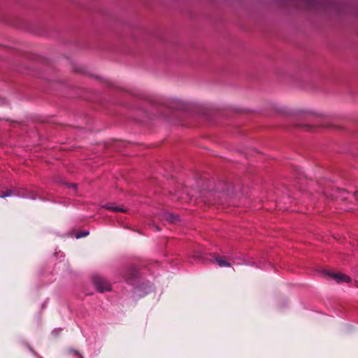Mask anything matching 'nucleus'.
I'll return each mask as SVG.
<instances>
[{"instance_id":"obj_3","label":"nucleus","mask_w":358,"mask_h":358,"mask_svg":"<svg viewBox=\"0 0 358 358\" xmlns=\"http://www.w3.org/2000/svg\"><path fill=\"white\" fill-rule=\"evenodd\" d=\"M334 196L337 199L341 201H352V199L358 200V192L351 194L344 189H337L334 193Z\"/></svg>"},{"instance_id":"obj_8","label":"nucleus","mask_w":358,"mask_h":358,"mask_svg":"<svg viewBox=\"0 0 358 358\" xmlns=\"http://www.w3.org/2000/svg\"><path fill=\"white\" fill-rule=\"evenodd\" d=\"M167 219L171 222H176V221L178 220V217L177 215H173L171 213L169 214L168 216H167Z\"/></svg>"},{"instance_id":"obj_11","label":"nucleus","mask_w":358,"mask_h":358,"mask_svg":"<svg viewBox=\"0 0 358 358\" xmlns=\"http://www.w3.org/2000/svg\"><path fill=\"white\" fill-rule=\"evenodd\" d=\"M76 355L78 356V358H83V357L77 352H76Z\"/></svg>"},{"instance_id":"obj_6","label":"nucleus","mask_w":358,"mask_h":358,"mask_svg":"<svg viewBox=\"0 0 358 358\" xmlns=\"http://www.w3.org/2000/svg\"><path fill=\"white\" fill-rule=\"evenodd\" d=\"M128 272L129 273V275L130 276L127 278L126 280L129 282V283H131V280L133 278H134L136 275H137V270L136 268L133 267V268H131Z\"/></svg>"},{"instance_id":"obj_12","label":"nucleus","mask_w":358,"mask_h":358,"mask_svg":"<svg viewBox=\"0 0 358 358\" xmlns=\"http://www.w3.org/2000/svg\"><path fill=\"white\" fill-rule=\"evenodd\" d=\"M357 275H358V271H357Z\"/></svg>"},{"instance_id":"obj_7","label":"nucleus","mask_w":358,"mask_h":358,"mask_svg":"<svg viewBox=\"0 0 358 358\" xmlns=\"http://www.w3.org/2000/svg\"><path fill=\"white\" fill-rule=\"evenodd\" d=\"M106 208L107 209H109V210H110L112 211H115V212H118V211L123 212V211H124L123 208H120V207H117V206H114L113 205H107V206H106Z\"/></svg>"},{"instance_id":"obj_9","label":"nucleus","mask_w":358,"mask_h":358,"mask_svg":"<svg viewBox=\"0 0 358 358\" xmlns=\"http://www.w3.org/2000/svg\"><path fill=\"white\" fill-rule=\"evenodd\" d=\"M89 234V231H85L82 233H79V234H76V238H82V237H85L87 236V235Z\"/></svg>"},{"instance_id":"obj_4","label":"nucleus","mask_w":358,"mask_h":358,"mask_svg":"<svg viewBox=\"0 0 358 358\" xmlns=\"http://www.w3.org/2000/svg\"><path fill=\"white\" fill-rule=\"evenodd\" d=\"M324 275L330 277L331 278L335 280L337 282H350L351 279L349 276L342 274V273H334L329 271H324Z\"/></svg>"},{"instance_id":"obj_2","label":"nucleus","mask_w":358,"mask_h":358,"mask_svg":"<svg viewBox=\"0 0 358 358\" xmlns=\"http://www.w3.org/2000/svg\"><path fill=\"white\" fill-rule=\"evenodd\" d=\"M93 283L100 292L109 291L110 289V283L103 277L94 275L92 278Z\"/></svg>"},{"instance_id":"obj_5","label":"nucleus","mask_w":358,"mask_h":358,"mask_svg":"<svg viewBox=\"0 0 358 358\" xmlns=\"http://www.w3.org/2000/svg\"><path fill=\"white\" fill-rule=\"evenodd\" d=\"M213 260L217 264V265L220 267H229L231 266V263L229 262L227 257L224 256H217L213 255Z\"/></svg>"},{"instance_id":"obj_10","label":"nucleus","mask_w":358,"mask_h":358,"mask_svg":"<svg viewBox=\"0 0 358 358\" xmlns=\"http://www.w3.org/2000/svg\"><path fill=\"white\" fill-rule=\"evenodd\" d=\"M69 187L73 188L75 190H76L77 188V185L76 184H69Z\"/></svg>"},{"instance_id":"obj_1","label":"nucleus","mask_w":358,"mask_h":358,"mask_svg":"<svg viewBox=\"0 0 358 358\" xmlns=\"http://www.w3.org/2000/svg\"><path fill=\"white\" fill-rule=\"evenodd\" d=\"M12 196H22L31 199H36L37 198L36 194L34 192H27L24 189L20 190L16 189L6 191L3 194L0 195V198H6Z\"/></svg>"}]
</instances>
